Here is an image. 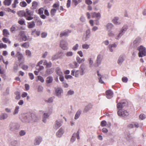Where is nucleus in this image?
<instances>
[{
    "label": "nucleus",
    "instance_id": "nucleus-1",
    "mask_svg": "<svg viewBox=\"0 0 146 146\" xmlns=\"http://www.w3.org/2000/svg\"><path fill=\"white\" fill-rule=\"evenodd\" d=\"M139 51L138 56L140 57H142L146 55V49L142 46H141L137 49Z\"/></svg>",
    "mask_w": 146,
    "mask_h": 146
},
{
    "label": "nucleus",
    "instance_id": "nucleus-2",
    "mask_svg": "<svg viewBox=\"0 0 146 146\" xmlns=\"http://www.w3.org/2000/svg\"><path fill=\"white\" fill-rule=\"evenodd\" d=\"M26 13V19L28 20H31L33 19L32 17L33 15L34 12L29 10L28 9H26L25 10Z\"/></svg>",
    "mask_w": 146,
    "mask_h": 146
},
{
    "label": "nucleus",
    "instance_id": "nucleus-3",
    "mask_svg": "<svg viewBox=\"0 0 146 146\" xmlns=\"http://www.w3.org/2000/svg\"><path fill=\"white\" fill-rule=\"evenodd\" d=\"M16 56L19 62L25 60V58L23 55L19 51L17 52Z\"/></svg>",
    "mask_w": 146,
    "mask_h": 146
},
{
    "label": "nucleus",
    "instance_id": "nucleus-4",
    "mask_svg": "<svg viewBox=\"0 0 146 146\" xmlns=\"http://www.w3.org/2000/svg\"><path fill=\"white\" fill-rule=\"evenodd\" d=\"M10 129L11 131H13L15 129H18L20 125L16 123H11L9 125Z\"/></svg>",
    "mask_w": 146,
    "mask_h": 146
},
{
    "label": "nucleus",
    "instance_id": "nucleus-5",
    "mask_svg": "<svg viewBox=\"0 0 146 146\" xmlns=\"http://www.w3.org/2000/svg\"><path fill=\"white\" fill-rule=\"evenodd\" d=\"M68 43L64 40H62L60 42V46L62 49L66 50L68 48Z\"/></svg>",
    "mask_w": 146,
    "mask_h": 146
},
{
    "label": "nucleus",
    "instance_id": "nucleus-6",
    "mask_svg": "<svg viewBox=\"0 0 146 146\" xmlns=\"http://www.w3.org/2000/svg\"><path fill=\"white\" fill-rule=\"evenodd\" d=\"M86 66L83 64H82L79 68L80 73L81 75H83L85 73Z\"/></svg>",
    "mask_w": 146,
    "mask_h": 146
},
{
    "label": "nucleus",
    "instance_id": "nucleus-7",
    "mask_svg": "<svg viewBox=\"0 0 146 146\" xmlns=\"http://www.w3.org/2000/svg\"><path fill=\"white\" fill-rule=\"evenodd\" d=\"M129 114V113L126 110H124L119 109V116L124 117L128 116Z\"/></svg>",
    "mask_w": 146,
    "mask_h": 146
},
{
    "label": "nucleus",
    "instance_id": "nucleus-8",
    "mask_svg": "<svg viewBox=\"0 0 146 146\" xmlns=\"http://www.w3.org/2000/svg\"><path fill=\"white\" fill-rule=\"evenodd\" d=\"M128 27L127 25H124L119 31V36H122L127 29Z\"/></svg>",
    "mask_w": 146,
    "mask_h": 146
},
{
    "label": "nucleus",
    "instance_id": "nucleus-9",
    "mask_svg": "<svg viewBox=\"0 0 146 146\" xmlns=\"http://www.w3.org/2000/svg\"><path fill=\"white\" fill-rule=\"evenodd\" d=\"M102 59V56L100 54L98 55L97 57L96 60V64L94 65L96 67L99 66L101 62Z\"/></svg>",
    "mask_w": 146,
    "mask_h": 146
},
{
    "label": "nucleus",
    "instance_id": "nucleus-10",
    "mask_svg": "<svg viewBox=\"0 0 146 146\" xmlns=\"http://www.w3.org/2000/svg\"><path fill=\"white\" fill-rule=\"evenodd\" d=\"M106 94L107 97L108 99H110L113 96V93L111 90L106 91Z\"/></svg>",
    "mask_w": 146,
    "mask_h": 146
},
{
    "label": "nucleus",
    "instance_id": "nucleus-11",
    "mask_svg": "<svg viewBox=\"0 0 146 146\" xmlns=\"http://www.w3.org/2000/svg\"><path fill=\"white\" fill-rule=\"evenodd\" d=\"M92 17V18L96 17L97 19H99L101 17V15L100 13L93 12L91 13Z\"/></svg>",
    "mask_w": 146,
    "mask_h": 146
},
{
    "label": "nucleus",
    "instance_id": "nucleus-12",
    "mask_svg": "<svg viewBox=\"0 0 146 146\" xmlns=\"http://www.w3.org/2000/svg\"><path fill=\"white\" fill-rule=\"evenodd\" d=\"M69 66L72 68H75L78 67L79 64L77 62L74 61L72 63L70 64H69Z\"/></svg>",
    "mask_w": 146,
    "mask_h": 146
},
{
    "label": "nucleus",
    "instance_id": "nucleus-13",
    "mask_svg": "<svg viewBox=\"0 0 146 146\" xmlns=\"http://www.w3.org/2000/svg\"><path fill=\"white\" fill-rule=\"evenodd\" d=\"M23 120V121L25 122H30L32 121L31 118L30 116V114L24 117Z\"/></svg>",
    "mask_w": 146,
    "mask_h": 146
},
{
    "label": "nucleus",
    "instance_id": "nucleus-14",
    "mask_svg": "<svg viewBox=\"0 0 146 146\" xmlns=\"http://www.w3.org/2000/svg\"><path fill=\"white\" fill-rule=\"evenodd\" d=\"M55 91L56 95L59 97H60L61 94L63 93L62 89L60 88H58L56 89Z\"/></svg>",
    "mask_w": 146,
    "mask_h": 146
},
{
    "label": "nucleus",
    "instance_id": "nucleus-15",
    "mask_svg": "<svg viewBox=\"0 0 146 146\" xmlns=\"http://www.w3.org/2000/svg\"><path fill=\"white\" fill-rule=\"evenodd\" d=\"M127 101L125 100H123L120 102H119V108H122L124 107L127 106Z\"/></svg>",
    "mask_w": 146,
    "mask_h": 146
},
{
    "label": "nucleus",
    "instance_id": "nucleus-16",
    "mask_svg": "<svg viewBox=\"0 0 146 146\" xmlns=\"http://www.w3.org/2000/svg\"><path fill=\"white\" fill-rule=\"evenodd\" d=\"M62 121L60 120H57L54 126V128L57 129L59 128L61 125Z\"/></svg>",
    "mask_w": 146,
    "mask_h": 146
},
{
    "label": "nucleus",
    "instance_id": "nucleus-17",
    "mask_svg": "<svg viewBox=\"0 0 146 146\" xmlns=\"http://www.w3.org/2000/svg\"><path fill=\"white\" fill-rule=\"evenodd\" d=\"M42 141V138L40 137H36L34 141V144L35 145H38Z\"/></svg>",
    "mask_w": 146,
    "mask_h": 146
},
{
    "label": "nucleus",
    "instance_id": "nucleus-18",
    "mask_svg": "<svg viewBox=\"0 0 146 146\" xmlns=\"http://www.w3.org/2000/svg\"><path fill=\"white\" fill-rule=\"evenodd\" d=\"M30 116L32 121H36L38 119V118L34 114H30Z\"/></svg>",
    "mask_w": 146,
    "mask_h": 146
},
{
    "label": "nucleus",
    "instance_id": "nucleus-19",
    "mask_svg": "<svg viewBox=\"0 0 146 146\" xmlns=\"http://www.w3.org/2000/svg\"><path fill=\"white\" fill-rule=\"evenodd\" d=\"M117 46V45L115 43L113 44H110L108 46V47L110 51L112 52L115 48Z\"/></svg>",
    "mask_w": 146,
    "mask_h": 146
},
{
    "label": "nucleus",
    "instance_id": "nucleus-20",
    "mask_svg": "<svg viewBox=\"0 0 146 146\" xmlns=\"http://www.w3.org/2000/svg\"><path fill=\"white\" fill-rule=\"evenodd\" d=\"M80 72L79 70H77L75 72L74 70H73L71 71V75L73 76H75V77L78 76Z\"/></svg>",
    "mask_w": 146,
    "mask_h": 146
},
{
    "label": "nucleus",
    "instance_id": "nucleus-21",
    "mask_svg": "<svg viewBox=\"0 0 146 146\" xmlns=\"http://www.w3.org/2000/svg\"><path fill=\"white\" fill-rule=\"evenodd\" d=\"M55 72L56 74L59 76L63 74V73L61 71V69L59 67H57L56 68Z\"/></svg>",
    "mask_w": 146,
    "mask_h": 146
},
{
    "label": "nucleus",
    "instance_id": "nucleus-22",
    "mask_svg": "<svg viewBox=\"0 0 146 146\" xmlns=\"http://www.w3.org/2000/svg\"><path fill=\"white\" fill-rule=\"evenodd\" d=\"M7 117L8 115L7 114L2 113L0 115V119L1 120H3L7 119Z\"/></svg>",
    "mask_w": 146,
    "mask_h": 146
},
{
    "label": "nucleus",
    "instance_id": "nucleus-23",
    "mask_svg": "<svg viewBox=\"0 0 146 146\" xmlns=\"http://www.w3.org/2000/svg\"><path fill=\"white\" fill-rule=\"evenodd\" d=\"M63 130L62 129L60 128L57 132L56 135L58 137H60L63 134Z\"/></svg>",
    "mask_w": 146,
    "mask_h": 146
},
{
    "label": "nucleus",
    "instance_id": "nucleus-24",
    "mask_svg": "<svg viewBox=\"0 0 146 146\" xmlns=\"http://www.w3.org/2000/svg\"><path fill=\"white\" fill-rule=\"evenodd\" d=\"M20 34L22 37L23 40L25 41L27 40V38L26 36L24 34V32L22 31L20 32Z\"/></svg>",
    "mask_w": 146,
    "mask_h": 146
},
{
    "label": "nucleus",
    "instance_id": "nucleus-25",
    "mask_svg": "<svg viewBox=\"0 0 146 146\" xmlns=\"http://www.w3.org/2000/svg\"><path fill=\"white\" fill-rule=\"evenodd\" d=\"M35 26V22L34 21H32L31 22L28 23V27L29 29L33 28Z\"/></svg>",
    "mask_w": 146,
    "mask_h": 146
},
{
    "label": "nucleus",
    "instance_id": "nucleus-26",
    "mask_svg": "<svg viewBox=\"0 0 146 146\" xmlns=\"http://www.w3.org/2000/svg\"><path fill=\"white\" fill-rule=\"evenodd\" d=\"M43 65H46L47 68H49L51 66L52 63L50 62H48L46 60H45L43 63Z\"/></svg>",
    "mask_w": 146,
    "mask_h": 146
},
{
    "label": "nucleus",
    "instance_id": "nucleus-27",
    "mask_svg": "<svg viewBox=\"0 0 146 146\" xmlns=\"http://www.w3.org/2000/svg\"><path fill=\"white\" fill-rule=\"evenodd\" d=\"M18 15L21 17H25L26 18V15L25 12L23 11H20L18 12Z\"/></svg>",
    "mask_w": 146,
    "mask_h": 146
},
{
    "label": "nucleus",
    "instance_id": "nucleus-28",
    "mask_svg": "<svg viewBox=\"0 0 146 146\" xmlns=\"http://www.w3.org/2000/svg\"><path fill=\"white\" fill-rule=\"evenodd\" d=\"M3 35L5 37H7L9 35L8 31L6 29H4L3 31Z\"/></svg>",
    "mask_w": 146,
    "mask_h": 146
},
{
    "label": "nucleus",
    "instance_id": "nucleus-29",
    "mask_svg": "<svg viewBox=\"0 0 146 146\" xmlns=\"http://www.w3.org/2000/svg\"><path fill=\"white\" fill-rule=\"evenodd\" d=\"M12 0H5L3 2V3L5 5L9 6L11 3Z\"/></svg>",
    "mask_w": 146,
    "mask_h": 146
},
{
    "label": "nucleus",
    "instance_id": "nucleus-30",
    "mask_svg": "<svg viewBox=\"0 0 146 146\" xmlns=\"http://www.w3.org/2000/svg\"><path fill=\"white\" fill-rule=\"evenodd\" d=\"M53 79L52 77L51 76H48L46 78V82L48 84H49L51 83Z\"/></svg>",
    "mask_w": 146,
    "mask_h": 146
},
{
    "label": "nucleus",
    "instance_id": "nucleus-31",
    "mask_svg": "<svg viewBox=\"0 0 146 146\" xmlns=\"http://www.w3.org/2000/svg\"><path fill=\"white\" fill-rule=\"evenodd\" d=\"M38 5V3L37 2L34 1L32 3V7L33 9H35L36 8Z\"/></svg>",
    "mask_w": 146,
    "mask_h": 146
},
{
    "label": "nucleus",
    "instance_id": "nucleus-32",
    "mask_svg": "<svg viewBox=\"0 0 146 146\" xmlns=\"http://www.w3.org/2000/svg\"><path fill=\"white\" fill-rule=\"evenodd\" d=\"M81 112V111L80 110H78L77 112L74 117V119H78L80 116Z\"/></svg>",
    "mask_w": 146,
    "mask_h": 146
},
{
    "label": "nucleus",
    "instance_id": "nucleus-33",
    "mask_svg": "<svg viewBox=\"0 0 146 146\" xmlns=\"http://www.w3.org/2000/svg\"><path fill=\"white\" fill-rule=\"evenodd\" d=\"M76 60L77 62L79 64L83 62L85 60L84 58L81 59L79 57H77L76 58Z\"/></svg>",
    "mask_w": 146,
    "mask_h": 146
},
{
    "label": "nucleus",
    "instance_id": "nucleus-34",
    "mask_svg": "<svg viewBox=\"0 0 146 146\" xmlns=\"http://www.w3.org/2000/svg\"><path fill=\"white\" fill-rule=\"evenodd\" d=\"M140 42V40L139 38H136L133 42V44L135 46H136L139 44Z\"/></svg>",
    "mask_w": 146,
    "mask_h": 146
},
{
    "label": "nucleus",
    "instance_id": "nucleus-35",
    "mask_svg": "<svg viewBox=\"0 0 146 146\" xmlns=\"http://www.w3.org/2000/svg\"><path fill=\"white\" fill-rule=\"evenodd\" d=\"M70 32V31H68V32H65L62 33L60 35V36L62 37V36H66L68 35V34Z\"/></svg>",
    "mask_w": 146,
    "mask_h": 146
},
{
    "label": "nucleus",
    "instance_id": "nucleus-36",
    "mask_svg": "<svg viewBox=\"0 0 146 146\" xmlns=\"http://www.w3.org/2000/svg\"><path fill=\"white\" fill-rule=\"evenodd\" d=\"M18 27L16 25H12L10 28V31L13 32V31L17 30Z\"/></svg>",
    "mask_w": 146,
    "mask_h": 146
},
{
    "label": "nucleus",
    "instance_id": "nucleus-37",
    "mask_svg": "<svg viewBox=\"0 0 146 146\" xmlns=\"http://www.w3.org/2000/svg\"><path fill=\"white\" fill-rule=\"evenodd\" d=\"M2 40L4 43H8L9 44H10L11 43V41L8 38L3 37L2 38Z\"/></svg>",
    "mask_w": 146,
    "mask_h": 146
},
{
    "label": "nucleus",
    "instance_id": "nucleus-38",
    "mask_svg": "<svg viewBox=\"0 0 146 146\" xmlns=\"http://www.w3.org/2000/svg\"><path fill=\"white\" fill-rule=\"evenodd\" d=\"M19 107L18 106H17L15 107V108L14 110V112H13V115H15L18 113L19 111Z\"/></svg>",
    "mask_w": 146,
    "mask_h": 146
},
{
    "label": "nucleus",
    "instance_id": "nucleus-39",
    "mask_svg": "<svg viewBox=\"0 0 146 146\" xmlns=\"http://www.w3.org/2000/svg\"><path fill=\"white\" fill-rule=\"evenodd\" d=\"M29 42H25L21 44V46L23 48H28L29 47Z\"/></svg>",
    "mask_w": 146,
    "mask_h": 146
},
{
    "label": "nucleus",
    "instance_id": "nucleus-40",
    "mask_svg": "<svg viewBox=\"0 0 146 146\" xmlns=\"http://www.w3.org/2000/svg\"><path fill=\"white\" fill-rule=\"evenodd\" d=\"M25 54L28 57H30L31 56V51L29 50H27L25 52Z\"/></svg>",
    "mask_w": 146,
    "mask_h": 146
},
{
    "label": "nucleus",
    "instance_id": "nucleus-41",
    "mask_svg": "<svg viewBox=\"0 0 146 146\" xmlns=\"http://www.w3.org/2000/svg\"><path fill=\"white\" fill-rule=\"evenodd\" d=\"M92 108V106L90 105H88L86 106L84 110V112H87Z\"/></svg>",
    "mask_w": 146,
    "mask_h": 146
},
{
    "label": "nucleus",
    "instance_id": "nucleus-42",
    "mask_svg": "<svg viewBox=\"0 0 146 146\" xmlns=\"http://www.w3.org/2000/svg\"><path fill=\"white\" fill-rule=\"evenodd\" d=\"M97 75L99 77L98 78L99 82L102 84L104 83V82L101 79L102 76L99 73L98 71L97 72Z\"/></svg>",
    "mask_w": 146,
    "mask_h": 146
},
{
    "label": "nucleus",
    "instance_id": "nucleus-43",
    "mask_svg": "<svg viewBox=\"0 0 146 146\" xmlns=\"http://www.w3.org/2000/svg\"><path fill=\"white\" fill-rule=\"evenodd\" d=\"M15 94L16 95L15 98L16 99L18 100L20 99L21 96L20 93L19 92H16L15 93Z\"/></svg>",
    "mask_w": 146,
    "mask_h": 146
},
{
    "label": "nucleus",
    "instance_id": "nucleus-44",
    "mask_svg": "<svg viewBox=\"0 0 146 146\" xmlns=\"http://www.w3.org/2000/svg\"><path fill=\"white\" fill-rule=\"evenodd\" d=\"M65 54L66 56L68 57L72 56L73 54V52L71 51H68L66 52Z\"/></svg>",
    "mask_w": 146,
    "mask_h": 146
},
{
    "label": "nucleus",
    "instance_id": "nucleus-45",
    "mask_svg": "<svg viewBox=\"0 0 146 146\" xmlns=\"http://www.w3.org/2000/svg\"><path fill=\"white\" fill-rule=\"evenodd\" d=\"M76 134L75 133H74L73 134L70 140V141L72 142H73L75 141L76 137Z\"/></svg>",
    "mask_w": 146,
    "mask_h": 146
},
{
    "label": "nucleus",
    "instance_id": "nucleus-46",
    "mask_svg": "<svg viewBox=\"0 0 146 146\" xmlns=\"http://www.w3.org/2000/svg\"><path fill=\"white\" fill-rule=\"evenodd\" d=\"M118 17H115L113 20V22L114 24L118 25Z\"/></svg>",
    "mask_w": 146,
    "mask_h": 146
},
{
    "label": "nucleus",
    "instance_id": "nucleus-47",
    "mask_svg": "<svg viewBox=\"0 0 146 146\" xmlns=\"http://www.w3.org/2000/svg\"><path fill=\"white\" fill-rule=\"evenodd\" d=\"M124 56L121 55L119 58V64L122 63L124 60Z\"/></svg>",
    "mask_w": 146,
    "mask_h": 146
},
{
    "label": "nucleus",
    "instance_id": "nucleus-48",
    "mask_svg": "<svg viewBox=\"0 0 146 146\" xmlns=\"http://www.w3.org/2000/svg\"><path fill=\"white\" fill-rule=\"evenodd\" d=\"M20 5L22 7H25L27 5V4L25 2L23 1L21 2L20 3Z\"/></svg>",
    "mask_w": 146,
    "mask_h": 146
},
{
    "label": "nucleus",
    "instance_id": "nucleus-49",
    "mask_svg": "<svg viewBox=\"0 0 146 146\" xmlns=\"http://www.w3.org/2000/svg\"><path fill=\"white\" fill-rule=\"evenodd\" d=\"M89 45L87 44H84L82 45V47L83 48L88 49L89 48Z\"/></svg>",
    "mask_w": 146,
    "mask_h": 146
},
{
    "label": "nucleus",
    "instance_id": "nucleus-50",
    "mask_svg": "<svg viewBox=\"0 0 146 146\" xmlns=\"http://www.w3.org/2000/svg\"><path fill=\"white\" fill-rule=\"evenodd\" d=\"M113 27V25L111 23H109L107 25V29L108 30H110Z\"/></svg>",
    "mask_w": 146,
    "mask_h": 146
},
{
    "label": "nucleus",
    "instance_id": "nucleus-51",
    "mask_svg": "<svg viewBox=\"0 0 146 146\" xmlns=\"http://www.w3.org/2000/svg\"><path fill=\"white\" fill-rule=\"evenodd\" d=\"M44 9L42 8H40L38 10V13L40 15H41L43 13Z\"/></svg>",
    "mask_w": 146,
    "mask_h": 146
},
{
    "label": "nucleus",
    "instance_id": "nucleus-52",
    "mask_svg": "<svg viewBox=\"0 0 146 146\" xmlns=\"http://www.w3.org/2000/svg\"><path fill=\"white\" fill-rule=\"evenodd\" d=\"M7 47V46L6 44H4L3 43H0V48H6Z\"/></svg>",
    "mask_w": 146,
    "mask_h": 146
},
{
    "label": "nucleus",
    "instance_id": "nucleus-53",
    "mask_svg": "<svg viewBox=\"0 0 146 146\" xmlns=\"http://www.w3.org/2000/svg\"><path fill=\"white\" fill-rule=\"evenodd\" d=\"M72 1L74 3L75 6H76L78 3L81 2V0H72Z\"/></svg>",
    "mask_w": 146,
    "mask_h": 146
},
{
    "label": "nucleus",
    "instance_id": "nucleus-54",
    "mask_svg": "<svg viewBox=\"0 0 146 146\" xmlns=\"http://www.w3.org/2000/svg\"><path fill=\"white\" fill-rule=\"evenodd\" d=\"M107 124V122L105 120H103L101 121V125L102 127H104Z\"/></svg>",
    "mask_w": 146,
    "mask_h": 146
},
{
    "label": "nucleus",
    "instance_id": "nucleus-55",
    "mask_svg": "<svg viewBox=\"0 0 146 146\" xmlns=\"http://www.w3.org/2000/svg\"><path fill=\"white\" fill-rule=\"evenodd\" d=\"M45 102H46L48 103H51L53 102V99L52 98H49L47 100H45Z\"/></svg>",
    "mask_w": 146,
    "mask_h": 146
},
{
    "label": "nucleus",
    "instance_id": "nucleus-56",
    "mask_svg": "<svg viewBox=\"0 0 146 146\" xmlns=\"http://www.w3.org/2000/svg\"><path fill=\"white\" fill-rule=\"evenodd\" d=\"M35 32L37 36H38L39 35L40 32V31H36V30L35 29L33 31L32 33V34L33 35V33Z\"/></svg>",
    "mask_w": 146,
    "mask_h": 146
},
{
    "label": "nucleus",
    "instance_id": "nucleus-57",
    "mask_svg": "<svg viewBox=\"0 0 146 146\" xmlns=\"http://www.w3.org/2000/svg\"><path fill=\"white\" fill-rule=\"evenodd\" d=\"M122 80L123 82L126 83L127 82L128 79L127 77L124 76L122 78Z\"/></svg>",
    "mask_w": 146,
    "mask_h": 146
},
{
    "label": "nucleus",
    "instance_id": "nucleus-58",
    "mask_svg": "<svg viewBox=\"0 0 146 146\" xmlns=\"http://www.w3.org/2000/svg\"><path fill=\"white\" fill-rule=\"evenodd\" d=\"M88 60L89 61V64H90V67H92V65L93 63V61L92 60V59L91 58H89L88 59Z\"/></svg>",
    "mask_w": 146,
    "mask_h": 146
},
{
    "label": "nucleus",
    "instance_id": "nucleus-59",
    "mask_svg": "<svg viewBox=\"0 0 146 146\" xmlns=\"http://www.w3.org/2000/svg\"><path fill=\"white\" fill-rule=\"evenodd\" d=\"M38 80H40L42 82H43L44 81L43 78L41 76H38Z\"/></svg>",
    "mask_w": 146,
    "mask_h": 146
},
{
    "label": "nucleus",
    "instance_id": "nucleus-60",
    "mask_svg": "<svg viewBox=\"0 0 146 146\" xmlns=\"http://www.w3.org/2000/svg\"><path fill=\"white\" fill-rule=\"evenodd\" d=\"M139 118L141 120H143L145 118V115L143 114H141L139 116Z\"/></svg>",
    "mask_w": 146,
    "mask_h": 146
},
{
    "label": "nucleus",
    "instance_id": "nucleus-61",
    "mask_svg": "<svg viewBox=\"0 0 146 146\" xmlns=\"http://www.w3.org/2000/svg\"><path fill=\"white\" fill-rule=\"evenodd\" d=\"M18 3V2L17 1H14L12 5V6L13 8H15L16 7V5Z\"/></svg>",
    "mask_w": 146,
    "mask_h": 146
},
{
    "label": "nucleus",
    "instance_id": "nucleus-62",
    "mask_svg": "<svg viewBox=\"0 0 146 146\" xmlns=\"http://www.w3.org/2000/svg\"><path fill=\"white\" fill-rule=\"evenodd\" d=\"M126 139L128 141H129L132 139V137L130 134H129L126 137Z\"/></svg>",
    "mask_w": 146,
    "mask_h": 146
},
{
    "label": "nucleus",
    "instance_id": "nucleus-63",
    "mask_svg": "<svg viewBox=\"0 0 146 146\" xmlns=\"http://www.w3.org/2000/svg\"><path fill=\"white\" fill-rule=\"evenodd\" d=\"M18 23L21 25H22L25 23V21L23 19H21L18 21Z\"/></svg>",
    "mask_w": 146,
    "mask_h": 146
},
{
    "label": "nucleus",
    "instance_id": "nucleus-64",
    "mask_svg": "<svg viewBox=\"0 0 146 146\" xmlns=\"http://www.w3.org/2000/svg\"><path fill=\"white\" fill-rule=\"evenodd\" d=\"M19 133L20 135L22 136L25 135L26 133L25 131L21 130L19 132Z\"/></svg>",
    "mask_w": 146,
    "mask_h": 146
}]
</instances>
